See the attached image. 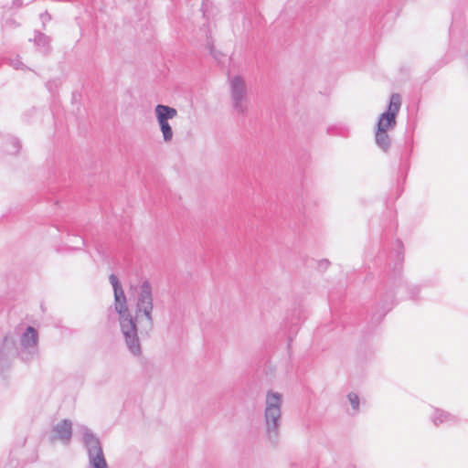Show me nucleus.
Wrapping results in <instances>:
<instances>
[{
    "mask_svg": "<svg viewBox=\"0 0 468 468\" xmlns=\"http://www.w3.org/2000/svg\"><path fill=\"white\" fill-rule=\"evenodd\" d=\"M134 316H132L124 291L114 293L113 307L119 315V324L124 343L133 356L141 355L138 334L149 335L154 327V297L151 283L145 280L138 286H133Z\"/></svg>",
    "mask_w": 468,
    "mask_h": 468,
    "instance_id": "obj_1",
    "label": "nucleus"
},
{
    "mask_svg": "<svg viewBox=\"0 0 468 468\" xmlns=\"http://www.w3.org/2000/svg\"><path fill=\"white\" fill-rule=\"evenodd\" d=\"M264 425L269 440L275 443L278 440L282 424V395L269 390L265 397Z\"/></svg>",
    "mask_w": 468,
    "mask_h": 468,
    "instance_id": "obj_2",
    "label": "nucleus"
},
{
    "mask_svg": "<svg viewBox=\"0 0 468 468\" xmlns=\"http://www.w3.org/2000/svg\"><path fill=\"white\" fill-rule=\"evenodd\" d=\"M79 432L87 452V468H109L99 437L84 425L79 427Z\"/></svg>",
    "mask_w": 468,
    "mask_h": 468,
    "instance_id": "obj_3",
    "label": "nucleus"
},
{
    "mask_svg": "<svg viewBox=\"0 0 468 468\" xmlns=\"http://www.w3.org/2000/svg\"><path fill=\"white\" fill-rule=\"evenodd\" d=\"M229 100L234 112L239 116H245L250 109V98L246 80L241 76L229 79Z\"/></svg>",
    "mask_w": 468,
    "mask_h": 468,
    "instance_id": "obj_4",
    "label": "nucleus"
},
{
    "mask_svg": "<svg viewBox=\"0 0 468 468\" xmlns=\"http://www.w3.org/2000/svg\"><path fill=\"white\" fill-rule=\"evenodd\" d=\"M39 335L38 332L33 326H27L20 335L18 347V356L25 362H30L39 355L38 348Z\"/></svg>",
    "mask_w": 468,
    "mask_h": 468,
    "instance_id": "obj_5",
    "label": "nucleus"
},
{
    "mask_svg": "<svg viewBox=\"0 0 468 468\" xmlns=\"http://www.w3.org/2000/svg\"><path fill=\"white\" fill-rule=\"evenodd\" d=\"M154 114L165 143H170L174 137L173 129L169 120L177 115V111L168 105L157 104L154 108Z\"/></svg>",
    "mask_w": 468,
    "mask_h": 468,
    "instance_id": "obj_6",
    "label": "nucleus"
},
{
    "mask_svg": "<svg viewBox=\"0 0 468 468\" xmlns=\"http://www.w3.org/2000/svg\"><path fill=\"white\" fill-rule=\"evenodd\" d=\"M401 106V98L398 93H393L390 96L388 110L383 112L378 122L377 129L382 131H388L395 128L397 122L396 117Z\"/></svg>",
    "mask_w": 468,
    "mask_h": 468,
    "instance_id": "obj_7",
    "label": "nucleus"
},
{
    "mask_svg": "<svg viewBox=\"0 0 468 468\" xmlns=\"http://www.w3.org/2000/svg\"><path fill=\"white\" fill-rule=\"evenodd\" d=\"M72 437V423L69 420H62L53 426L50 441H59L61 443L68 445Z\"/></svg>",
    "mask_w": 468,
    "mask_h": 468,
    "instance_id": "obj_8",
    "label": "nucleus"
},
{
    "mask_svg": "<svg viewBox=\"0 0 468 468\" xmlns=\"http://www.w3.org/2000/svg\"><path fill=\"white\" fill-rule=\"evenodd\" d=\"M18 356V347L15 339L5 335L0 346V367H5L15 356Z\"/></svg>",
    "mask_w": 468,
    "mask_h": 468,
    "instance_id": "obj_9",
    "label": "nucleus"
},
{
    "mask_svg": "<svg viewBox=\"0 0 468 468\" xmlns=\"http://www.w3.org/2000/svg\"><path fill=\"white\" fill-rule=\"evenodd\" d=\"M431 419L435 426H439L441 424L451 425L458 421V418L456 416L441 409H434Z\"/></svg>",
    "mask_w": 468,
    "mask_h": 468,
    "instance_id": "obj_10",
    "label": "nucleus"
},
{
    "mask_svg": "<svg viewBox=\"0 0 468 468\" xmlns=\"http://www.w3.org/2000/svg\"><path fill=\"white\" fill-rule=\"evenodd\" d=\"M376 144L383 151H388L390 146V138L388 134V131L378 130L376 131Z\"/></svg>",
    "mask_w": 468,
    "mask_h": 468,
    "instance_id": "obj_11",
    "label": "nucleus"
},
{
    "mask_svg": "<svg viewBox=\"0 0 468 468\" xmlns=\"http://www.w3.org/2000/svg\"><path fill=\"white\" fill-rule=\"evenodd\" d=\"M35 43L40 52L44 54L48 53L50 39L48 36L42 33H37L35 37Z\"/></svg>",
    "mask_w": 468,
    "mask_h": 468,
    "instance_id": "obj_12",
    "label": "nucleus"
},
{
    "mask_svg": "<svg viewBox=\"0 0 468 468\" xmlns=\"http://www.w3.org/2000/svg\"><path fill=\"white\" fill-rule=\"evenodd\" d=\"M10 147L6 148V152L7 154H15L16 153H18L19 149H20V144H19V141L16 138H12L10 140Z\"/></svg>",
    "mask_w": 468,
    "mask_h": 468,
    "instance_id": "obj_13",
    "label": "nucleus"
},
{
    "mask_svg": "<svg viewBox=\"0 0 468 468\" xmlns=\"http://www.w3.org/2000/svg\"><path fill=\"white\" fill-rule=\"evenodd\" d=\"M347 399H348L353 410L356 411L358 410V409H359L358 396L356 393L351 392L347 395Z\"/></svg>",
    "mask_w": 468,
    "mask_h": 468,
    "instance_id": "obj_14",
    "label": "nucleus"
},
{
    "mask_svg": "<svg viewBox=\"0 0 468 468\" xmlns=\"http://www.w3.org/2000/svg\"><path fill=\"white\" fill-rule=\"evenodd\" d=\"M109 280H110L111 284L112 285L113 293H116V291H123V289L122 288V285L119 282V279L117 278L116 275L111 274L109 277Z\"/></svg>",
    "mask_w": 468,
    "mask_h": 468,
    "instance_id": "obj_15",
    "label": "nucleus"
},
{
    "mask_svg": "<svg viewBox=\"0 0 468 468\" xmlns=\"http://www.w3.org/2000/svg\"><path fill=\"white\" fill-rule=\"evenodd\" d=\"M10 65L16 69H24L26 68V66L18 57L10 59Z\"/></svg>",
    "mask_w": 468,
    "mask_h": 468,
    "instance_id": "obj_16",
    "label": "nucleus"
},
{
    "mask_svg": "<svg viewBox=\"0 0 468 468\" xmlns=\"http://www.w3.org/2000/svg\"><path fill=\"white\" fill-rule=\"evenodd\" d=\"M202 11H203V16L205 17H207L209 16V10H208V0H203V3H202Z\"/></svg>",
    "mask_w": 468,
    "mask_h": 468,
    "instance_id": "obj_17",
    "label": "nucleus"
},
{
    "mask_svg": "<svg viewBox=\"0 0 468 468\" xmlns=\"http://www.w3.org/2000/svg\"><path fill=\"white\" fill-rule=\"evenodd\" d=\"M4 26L8 27H16L18 26V24L14 19L9 18L5 21Z\"/></svg>",
    "mask_w": 468,
    "mask_h": 468,
    "instance_id": "obj_18",
    "label": "nucleus"
},
{
    "mask_svg": "<svg viewBox=\"0 0 468 468\" xmlns=\"http://www.w3.org/2000/svg\"><path fill=\"white\" fill-rule=\"evenodd\" d=\"M50 19H51L50 15L48 12H45L40 15V20L42 21L43 25H45Z\"/></svg>",
    "mask_w": 468,
    "mask_h": 468,
    "instance_id": "obj_19",
    "label": "nucleus"
},
{
    "mask_svg": "<svg viewBox=\"0 0 468 468\" xmlns=\"http://www.w3.org/2000/svg\"><path fill=\"white\" fill-rule=\"evenodd\" d=\"M327 134L329 135H339L340 133L336 131V128L335 127H330L327 129Z\"/></svg>",
    "mask_w": 468,
    "mask_h": 468,
    "instance_id": "obj_20",
    "label": "nucleus"
},
{
    "mask_svg": "<svg viewBox=\"0 0 468 468\" xmlns=\"http://www.w3.org/2000/svg\"><path fill=\"white\" fill-rule=\"evenodd\" d=\"M22 5H23V1L22 0H13V2H12V7L19 8Z\"/></svg>",
    "mask_w": 468,
    "mask_h": 468,
    "instance_id": "obj_21",
    "label": "nucleus"
},
{
    "mask_svg": "<svg viewBox=\"0 0 468 468\" xmlns=\"http://www.w3.org/2000/svg\"><path fill=\"white\" fill-rule=\"evenodd\" d=\"M79 241H80V242H79V244H78V245H76V246H75V249H78V248H80V245H83V244H84V241H83V239H80V240H79Z\"/></svg>",
    "mask_w": 468,
    "mask_h": 468,
    "instance_id": "obj_22",
    "label": "nucleus"
},
{
    "mask_svg": "<svg viewBox=\"0 0 468 468\" xmlns=\"http://www.w3.org/2000/svg\"><path fill=\"white\" fill-rule=\"evenodd\" d=\"M207 46H208V49H209V50H210V52L212 53V48H211V46H210V43H209V42L207 43Z\"/></svg>",
    "mask_w": 468,
    "mask_h": 468,
    "instance_id": "obj_23",
    "label": "nucleus"
}]
</instances>
